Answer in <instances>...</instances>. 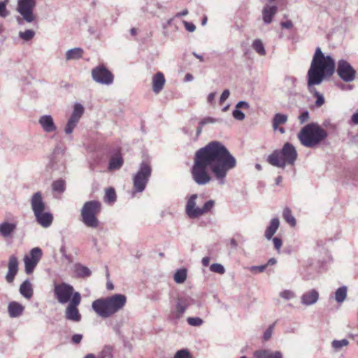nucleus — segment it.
Segmentation results:
<instances>
[{
    "mask_svg": "<svg viewBox=\"0 0 358 358\" xmlns=\"http://www.w3.org/2000/svg\"><path fill=\"white\" fill-rule=\"evenodd\" d=\"M236 159L220 141L203 147V167L208 166L219 185L225 183L228 171L236 166Z\"/></svg>",
    "mask_w": 358,
    "mask_h": 358,
    "instance_id": "1",
    "label": "nucleus"
},
{
    "mask_svg": "<svg viewBox=\"0 0 358 358\" xmlns=\"http://www.w3.org/2000/svg\"><path fill=\"white\" fill-rule=\"evenodd\" d=\"M335 71L334 59L330 55H325L320 48H317L307 73L308 90H310L313 85H319L324 80H328Z\"/></svg>",
    "mask_w": 358,
    "mask_h": 358,
    "instance_id": "2",
    "label": "nucleus"
},
{
    "mask_svg": "<svg viewBox=\"0 0 358 358\" xmlns=\"http://www.w3.org/2000/svg\"><path fill=\"white\" fill-rule=\"evenodd\" d=\"M127 303L124 294H116L93 301L92 308L101 317L107 318L122 309Z\"/></svg>",
    "mask_w": 358,
    "mask_h": 358,
    "instance_id": "3",
    "label": "nucleus"
},
{
    "mask_svg": "<svg viewBox=\"0 0 358 358\" xmlns=\"http://www.w3.org/2000/svg\"><path fill=\"white\" fill-rule=\"evenodd\" d=\"M327 136V131L315 122L305 125L297 134L301 144L309 148L318 146Z\"/></svg>",
    "mask_w": 358,
    "mask_h": 358,
    "instance_id": "4",
    "label": "nucleus"
},
{
    "mask_svg": "<svg viewBox=\"0 0 358 358\" xmlns=\"http://www.w3.org/2000/svg\"><path fill=\"white\" fill-rule=\"evenodd\" d=\"M298 157L295 147L290 143H285L282 149L275 150L267 157V162L272 166L285 168L287 164L294 165Z\"/></svg>",
    "mask_w": 358,
    "mask_h": 358,
    "instance_id": "5",
    "label": "nucleus"
},
{
    "mask_svg": "<svg viewBox=\"0 0 358 358\" xmlns=\"http://www.w3.org/2000/svg\"><path fill=\"white\" fill-rule=\"evenodd\" d=\"M31 206L37 222L44 228L49 227L52 223L53 215L50 212L45 211L46 206L40 192L33 194Z\"/></svg>",
    "mask_w": 358,
    "mask_h": 358,
    "instance_id": "6",
    "label": "nucleus"
},
{
    "mask_svg": "<svg viewBox=\"0 0 358 358\" xmlns=\"http://www.w3.org/2000/svg\"><path fill=\"white\" fill-rule=\"evenodd\" d=\"M101 210V203L93 200L85 202L81 209V220L88 227L96 228L99 226L98 215Z\"/></svg>",
    "mask_w": 358,
    "mask_h": 358,
    "instance_id": "7",
    "label": "nucleus"
},
{
    "mask_svg": "<svg viewBox=\"0 0 358 358\" xmlns=\"http://www.w3.org/2000/svg\"><path fill=\"white\" fill-rule=\"evenodd\" d=\"M152 169L147 162H143L141 164L138 171L133 178L134 189L136 192H142L149 180L151 176Z\"/></svg>",
    "mask_w": 358,
    "mask_h": 358,
    "instance_id": "8",
    "label": "nucleus"
},
{
    "mask_svg": "<svg viewBox=\"0 0 358 358\" xmlns=\"http://www.w3.org/2000/svg\"><path fill=\"white\" fill-rule=\"evenodd\" d=\"M35 6V0H18L17 10L22 16L24 20L30 23L36 18L34 14Z\"/></svg>",
    "mask_w": 358,
    "mask_h": 358,
    "instance_id": "9",
    "label": "nucleus"
},
{
    "mask_svg": "<svg viewBox=\"0 0 358 358\" xmlns=\"http://www.w3.org/2000/svg\"><path fill=\"white\" fill-rule=\"evenodd\" d=\"M81 302V296L79 292L74 293L65 310V317L67 320L73 322H79L81 320V315L79 313L78 306Z\"/></svg>",
    "mask_w": 358,
    "mask_h": 358,
    "instance_id": "10",
    "label": "nucleus"
},
{
    "mask_svg": "<svg viewBox=\"0 0 358 358\" xmlns=\"http://www.w3.org/2000/svg\"><path fill=\"white\" fill-rule=\"evenodd\" d=\"M73 286L65 282L59 283L55 285L54 294L60 303L70 302L74 294Z\"/></svg>",
    "mask_w": 358,
    "mask_h": 358,
    "instance_id": "11",
    "label": "nucleus"
},
{
    "mask_svg": "<svg viewBox=\"0 0 358 358\" xmlns=\"http://www.w3.org/2000/svg\"><path fill=\"white\" fill-rule=\"evenodd\" d=\"M336 72L341 80L350 83L355 79L356 71L351 64L344 59L338 62Z\"/></svg>",
    "mask_w": 358,
    "mask_h": 358,
    "instance_id": "12",
    "label": "nucleus"
},
{
    "mask_svg": "<svg viewBox=\"0 0 358 358\" xmlns=\"http://www.w3.org/2000/svg\"><path fill=\"white\" fill-rule=\"evenodd\" d=\"M42 250L39 248H33L29 255L24 256V270L27 274H31L42 257Z\"/></svg>",
    "mask_w": 358,
    "mask_h": 358,
    "instance_id": "13",
    "label": "nucleus"
},
{
    "mask_svg": "<svg viewBox=\"0 0 358 358\" xmlns=\"http://www.w3.org/2000/svg\"><path fill=\"white\" fill-rule=\"evenodd\" d=\"M92 78L97 83L110 85L113 82V73L103 65H99L92 70Z\"/></svg>",
    "mask_w": 358,
    "mask_h": 358,
    "instance_id": "14",
    "label": "nucleus"
},
{
    "mask_svg": "<svg viewBox=\"0 0 358 358\" xmlns=\"http://www.w3.org/2000/svg\"><path fill=\"white\" fill-rule=\"evenodd\" d=\"M84 113V108L83 106L80 103H76L74 106V109L73 111V113L68 121L66 126L65 127V132L67 134H70L72 133L73 129L76 126L77 123L78 122L80 118L83 115Z\"/></svg>",
    "mask_w": 358,
    "mask_h": 358,
    "instance_id": "15",
    "label": "nucleus"
},
{
    "mask_svg": "<svg viewBox=\"0 0 358 358\" xmlns=\"http://www.w3.org/2000/svg\"><path fill=\"white\" fill-rule=\"evenodd\" d=\"M198 198L197 194H192L187 200L185 210L190 218H196L201 215V208L196 204V200Z\"/></svg>",
    "mask_w": 358,
    "mask_h": 358,
    "instance_id": "16",
    "label": "nucleus"
},
{
    "mask_svg": "<svg viewBox=\"0 0 358 358\" xmlns=\"http://www.w3.org/2000/svg\"><path fill=\"white\" fill-rule=\"evenodd\" d=\"M189 299L187 298H178L173 309L171 310V315L176 319L180 318L189 306Z\"/></svg>",
    "mask_w": 358,
    "mask_h": 358,
    "instance_id": "17",
    "label": "nucleus"
},
{
    "mask_svg": "<svg viewBox=\"0 0 358 358\" xmlns=\"http://www.w3.org/2000/svg\"><path fill=\"white\" fill-rule=\"evenodd\" d=\"M18 265L17 258L14 255L10 256L8 264V271L6 275V280L8 283H12L14 281L18 271Z\"/></svg>",
    "mask_w": 358,
    "mask_h": 358,
    "instance_id": "18",
    "label": "nucleus"
},
{
    "mask_svg": "<svg viewBox=\"0 0 358 358\" xmlns=\"http://www.w3.org/2000/svg\"><path fill=\"white\" fill-rule=\"evenodd\" d=\"M194 180L201 184V148L199 149L195 155L194 165L192 170Z\"/></svg>",
    "mask_w": 358,
    "mask_h": 358,
    "instance_id": "19",
    "label": "nucleus"
},
{
    "mask_svg": "<svg viewBox=\"0 0 358 358\" xmlns=\"http://www.w3.org/2000/svg\"><path fill=\"white\" fill-rule=\"evenodd\" d=\"M318 298V292L313 289L303 293L301 296V301L305 306H311L317 301Z\"/></svg>",
    "mask_w": 358,
    "mask_h": 358,
    "instance_id": "20",
    "label": "nucleus"
},
{
    "mask_svg": "<svg viewBox=\"0 0 358 358\" xmlns=\"http://www.w3.org/2000/svg\"><path fill=\"white\" fill-rule=\"evenodd\" d=\"M165 78L162 72H157L152 79V90L155 94H159L165 85Z\"/></svg>",
    "mask_w": 358,
    "mask_h": 358,
    "instance_id": "21",
    "label": "nucleus"
},
{
    "mask_svg": "<svg viewBox=\"0 0 358 358\" xmlns=\"http://www.w3.org/2000/svg\"><path fill=\"white\" fill-rule=\"evenodd\" d=\"M278 8L276 6L266 5L262 10V19L265 24H269L273 21V16L277 13Z\"/></svg>",
    "mask_w": 358,
    "mask_h": 358,
    "instance_id": "22",
    "label": "nucleus"
},
{
    "mask_svg": "<svg viewBox=\"0 0 358 358\" xmlns=\"http://www.w3.org/2000/svg\"><path fill=\"white\" fill-rule=\"evenodd\" d=\"M39 124L42 127L43 129L48 133L55 131L56 130V126L54 123L53 119L50 115H43L38 120Z\"/></svg>",
    "mask_w": 358,
    "mask_h": 358,
    "instance_id": "23",
    "label": "nucleus"
},
{
    "mask_svg": "<svg viewBox=\"0 0 358 358\" xmlns=\"http://www.w3.org/2000/svg\"><path fill=\"white\" fill-rule=\"evenodd\" d=\"M16 229V222H3L0 224V234L4 238L10 237L15 231Z\"/></svg>",
    "mask_w": 358,
    "mask_h": 358,
    "instance_id": "24",
    "label": "nucleus"
},
{
    "mask_svg": "<svg viewBox=\"0 0 358 358\" xmlns=\"http://www.w3.org/2000/svg\"><path fill=\"white\" fill-rule=\"evenodd\" d=\"M253 358H283L280 351L271 350H260L254 352Z\"/></svg>",
    "mask_w": 358,
    "mask_h": 358,
    "instance_id": "25",
    "label": "nucleus"
},
{
    "mask_svg": "<svg viewBox=\"0 0 358 358\" xmlns=\"http://www.w3.org/2000/svg\"><path fill=\"white\" fill-rule=\"evenodd\" d=\"M24 307L22 304L16 301L10 302L8 306V311L9 315L11 317H17L20 316L24 311Z\"/></svg>",
    "mask_w": 358,
    "mask_h": 358,
    "instance_id": "26",
    "label": "nucleus"
},
{
    "mask_svg": "<svg viewBox=\"0 0 358 358\" xmlns=\"http://www.w3.org/2000/svg\"><path fill=\"white\" fill-rule=\"evenodd\" d=\"M123 158L120 153V150H118L117 153L113 155L110 159L108 169L115 170L119 169L123 164Z\"/></svg>",
    "mask_w": 358,
    "mask_h": 358,
    "instance_id": "27",
    "label": "nucleus"
},
{
    "mask_svg": "<svg viewBox=\"0 0 358 358\" xmlns=\"http://www.w3.org/2000/svg\"><path fill=\"white\" fill-rule=\"evenodd\" d=\"M279 226H280L279 219L277 217L273 218L271 220L268 227L266 228V229L265 231L264 236H265L266 238L268 240H270L273 237V236L275 234V233L276 232L278 229L279 228Z\"/></svg>",
    "mask_w": 358,
    "mask_h": 358,
    "instance_id": "28",
    "label": "nucleus"
},
{
    "mask_svg": "<svg viewBox=\"0 0 358 358\" xmlns=\"http://www.w3.org/2000/svg\"><path fill=\"white\" fill-rule=\"evenodd\" d=\"M20 294L26 299H31L33 296V289L31 282L26 280L24 281L20 287Z\"/></svg>",
    "mask_w": 358,
    "mask_h": 358,
    "instance_id": "29",
    "label": "nucleus"
},
{
    "mask_svg": "<svg viewBox=\"0 0 358 358\" xmlns=\"http://www.w3.org/2000/svg\"><path fill=\"white\" fill-rule=\"evenodd\" d=\"M74 273L78 278L89 277L92 273L89 268L80 264H76L74 265Z\"/></svg>",
    "mask_w": 358,
    "mask_h": 358,
    "instance_id": "30",
    "label": "nucleus"
},
{
    "mask_svg": "<svg viewBox=\"0 0 358 358\" xmlns=\"http://www.w3.org/2000/svg\"><path fill=\"white\" fill-rule=\"evenodd\" d=\"M83 50L80 48H76L68 50L66 53L67 60L78 59L83 57Z\"/></svg>",
    "mask_w": 358,
    "mask_h": 358,
    "instance_id": "31",
    "label": "nucleus"
},
{
    "mask_svg": "<svg viewBox=\"0 0 358 358\" xmlns=\"http://www.w3.org/2000/svg\"><path fill=\"white\" fill-rule=\"evenodd\" d=\"M287 115L282 113H276L273 118V128L276 130L280 124H283L287 121Z\"/></svg>",
    "mask_w": 358,
    "mask_h": 358,
    "instance_id": "32",
    "label": "nucleus"
},
{
    "mask_svg": "<svg viewBox=\"0 0 358 358\" xmlns=\"http://www.w3.org/2000/svg\"><path fill=\"white\" fill-rule=\"evenodd\" d=\"M348 288L346 286L340 287L335 292V300L339 303H343L347 297Z\"/></svg>",
    "mask_w": 358,
    "mask_h": 358,
    "instance_id": "33",
    "label": "nucleus"
},
{
    "mask_svg": "<svg viewBox=\"0 0 358 358\" xmlns=\"http://www.w3.org/2000/svg\"><path fill=\"white\" fill-rule=\"evenodd\" d=\"M117 199L114 188L108 187L105 189L104 201L108 203H113Z\"/></svg>",
    "mask_w": 358,
    "mask_h": 358,
    "instance_id": "34",
    "label": "nucleus"
},
{
    "mask_svg": "<svg viewBox=\"0 0 358 358\" xmlns=\"http://www.w3.org/2000/svg\"><path fill=\"white\" fill-rule=\"evenodd\" d=\"M282 217L284 220L292 227H294L296 225V220L294 217L292 215V210L289 208L286 207L284 208L282 212Z\"/></svg>",
    "mask_w": 358,
    "mask_h": 358,
    "instance_id": "35",
    "label": "nucleus"
},
{
    "mask_svg": "<svg viewBox=\"0 0 358 358\" xmlns=\"http://www.w3.org/2000/svg\"><path fill=\"white\" fill-rule=\"evenodd\" d=\"M173 278L176 283H183L187 278V270L185 268L178 270L175 273Z\"/></svg>",
    "mask_w": 358,
    "mask_h": 358,
    "instance_id": "36",
    "label": "nucleus"
},
{
    "mask_svg": "<svg viewBox=\"0 0 358 358\" xmlns=\"http://www.w3.org/2000/svg\"><path fill=\"white\" fill-rule=\"evenodd\" d=\"M252 48L260 55H265L266 50L262 41L260 39H255L252 45Z\"/></svg>",
    "mask_w": 358,
    "mask_h": 358,
    "instance_id": "37",
    "label": "nucleus"
},
{
    "mask_svg": "<svg viewBox=\"0 0 358 358\" xmlns=\"http://www.w3.org/2000/svg\"><path fill=\"white\" fill-rule=\"evenodd\" d=\"M349 345L348 340L344 338L342 340H334L331 342V346L334 348V351L338 352L342 348L346 347Z\"/></svg>",
    "mask_w": 358,
    "mask_h": 358,
    "instance_id": "38",
    "label": "nucleus"
},
{
    "mask_svg": "<svg viewBox=\"0 0 358 358\" xmlns=\"http://www.w3.org/2000/svg\"><path fill=\"white\" fill-rule=\"evenodd\" d=\"M315 86V85H313V87L310 90H308V91L317 98L315 101L316 106L320 107L324 104V99L323 95L316 90Z\"/></svg>",
    "mask_w": 358,
    "mask_h": 358,
    "instance_id": "39",
    "label": "nucleus"
},
{
    "mask_svg": "<svg viewBox=\"0 0 358 358\" xmlns=\"http://www.w3.org/2000/svg\"><path fill=\"white\" fill-rule=\"evenodd\" d=\"M52 190L63 192L65 190V182L63 180H55L52 185Z\"/></svg>",
    "mask_w": 358,
    "mask_h": 358,
    "instance_id": "40",
    "label": "nucleus"
},
{
    "mask_svg": "<svg viewBox=\"0 0 358 358\" xmlns=\"http://www.w3.org/2000/svg\"><path fill=\"white\" fill-rule=\"evenodd\" d=\"M35 32L31 29H27L24 31H20L19 36L24 41H28L34 38Z\"/></svg>",
    "mask_w": 358,
    "mask_h": 358,
    "instance_id": "41",
    "label": "nucleus"
},
{
    "mask_svg": "<svg viewBox=\"0 0 358 358\" xmlns=\"http://www.w3.org/2000/svg\"><path fill=\"white\" fill-rule=\"evenodd\" d=\"M210 271L219 274H224L225 268L222 264L215 263L210 266Z\"/></svg>",
    "mask_w": 358,
    "mask_h": 358,
    "instance_id": "42",
    "label": "nucleus"
},
{
    "mask_svg": "<svg viewBox=\"0 0 358 358\" xmlns=\"http://www.w3.org/2000/svg\"><path fill=\"white\" fill-rule=\"evenodd\" d=\"M173 358H192V355L187 349L178 350Z\"/></svg>",
    "mask_w": 358,
    "mask_h": 358,
    "instance_id": "43",
    "label": "nucleus"
},
{
    "mask_svg": "<svg viewBox=\"0 0 358 358\" xmlns=\"http://www.w3.org/2000/svg\"><path fill=\"white\" fill-rule=\"evenodd\" d=\"M279 296L285 300H291L295 297V294L294 292L285 289L280 292Z\"/></svg>",
    "mask_w": 358,
    "mask_h": 358,
    "instance_id": "44",
    "label": "nucleus"
},
{
    "mask_svg": "<svg viewBox=\"0 0 358 358\" xmlns=\"http://www.w3.org/2000/svg\"><path fill=\"white\" fill-rule=\"evenodd\" d=\"M215 206L214 200H209L203 205V214L210 212Z\"/></svg>",
    "mask_w": 358,
    "mask_h": 358,
    "instance_id": "45",
    "label": "nucleus"
},
{
    "mask_svg": "<svg viewBox=\"0 0 358 358\" xmlns=\"http://www.w3.org/2000/svg\"><path fill=\"white\" fill-rule=\"evenodd\" d=\"M232 115L234 119L242 121L245 119V114L239 110V108H235L232 112Z\"/></svg>",
    "mask_w": 358,
    "mask_h": 358,
    "instance_id": "46",
    "label": "nucleus"
},
{
    "mask_svg": "<svg viewBox=\"0 0 358 358\" xmlns=\"http://www.w3.org/2000/svg\"><path fill=\"white\" fill-rule=\"evenodd\" d=\"M275 322L271 324L268 329L264 331V336H263V338L264 339V341H268L271 338V336H272V334H273V329H274V327H275Z\"/></svg>",
    "mask_w": 358,
    "mask_h": 358,
    "instance_id": "47",
    "label": "nucleus"
},
{
    "mask_svg": "<svg viewBox=\"0 0 358 358\" xmlns=\"http://www.w3.org/2000/svg\"><path fill=\"white\" fill-rule=\"evenodd\" d=\"M187 322L191 326H200L201 324V319L200 317H188Z\"/></svg>",
    "mask_w": 358,
    "mask_h": 358,
    "instance_id": "48",
    "label": "nucleus"
},
{
    "mask_svg": "<svg viewBox=\"0 0 358 358\" xmlns=\"http://www.w3.org/2000/svg\"><path fill=\"white\" fill-rule=\"evenodd\" d=\"M8 15V12L6 9V2H0V16L5 17Z\"/></svg>",
    "mask_w": 358,
    "mask_h": 358,
    "instance_id": "49",
    "label": "nucleus"
},
{
    "mask_svg": "<svg viewBox=\"0 0 358 358\" xmlns=\"http://www.w3.org/2000/svg\"><path fill=\"white\" fill-rule=\"evenodd\" d=\"M299 120L301 124H303L309 120V113L308 110H305L301 113L299 116Z\"/></svg>",
    "mask_w": 358,
    "mask_h": 358,
    "instance_id": "50",
    "label": "nucleus"
},
{
    "mask_svg": "<svg viewBox=\"0 0 358 358\" xmlns=\"http://www.w3.org/2000/svg\"><path fill=\"white\" fill-rule=\"evenodd\" d=\"M222 122L221 119H215V118L210 117L203 118V125L206 124H210V123H215V122Z\"/></svg>",
    "mask_w": 358,
    "mask_h": 358,
    "instance_id": "51",
    "label": "nucleus"
},
{
    "mask_svg": "<svg viewBox=\"0 0 358 358\" xmlns=\"http://www.w3.org/2000/svg\"><path fill=\"white\" fill-rule=\"evenodd\" d=\"M183 24H184L185 29L187 31H190V32L194 31L195 30V29H196L195 25L193 23H192V22H188L187 21H183Z\"/></svg>",
    "mask_w": 358,
    "mask_h": 358,
    "instance_id": "52",
    "label": "nucleus"
},
{
    "mask_svg": "<svg viewBox=\"0 0 358 358\" xmlns=\"http://www.w3.org/2000/svg\"><path fill=\"white\" fill-rule=\"evenodd\" d=\"M235 108H245V109H249L250 108V105L249 103L247 102V101H238Z\"/></svg>",
    "mask_w": 358,
    "mask_h": 358,
    "instance_id": "53",
    "label": "nucleus"
},
{
    "mask_svg": "<svg viewBox=\"0 0 358 358\" xmlns=\"http://www.w3.org/2000/svg\"><path fill=\"white\" fill-rule=\"evenodd\" d=\"M229 95H230L229 90H224L220 96V102L223 103L225 100H227L229 98Z\"/></svg>",
    "mask_w": 358,
    "mask_h": 358,
    "instance_id": "54",
    "label": "nucleus"
},
{
    "mask_svg": "<svg viewBox=\"0 0 358 358\" xmlns=\"http://www.w3.org/2000/svg\"><path fill=\"white\" fill-rule=\"evenodd\" d=\"M274 247L277 250H279L282 246V241L278 237H275L273 239Z\"/></svg>",
    "mask_w": 358,
    "mask_h": 358,
    "instance_id": "55",
    "label": "nucleus"
},
{
    "mask_svg": "<svg viewBox=\"0 0 358 358\" xmlns=\"http://www.w3.org/2000/svg\"><path fill=\"white\" fill-rule=\"evenodd\" d=\"M267 267V264L264 265H260V266H255L251 268L252 271H258L259 273H262L265 271L266 268Z\"/></svg>",
    "mask_w": 358,
    "mask_h": 358,
    "instance_id": "56",
    "label": "nucleus"
},
{
    "mask_svg": "<svg viewBox=\"0 0 358 358\" xmlns=\"http://www.w3.org/2000/svg\"><path fill=\"white\" fill-rule=\"evenodd\" d=\"M211 180L210 176L205 171L203 167V185L208 183Z\"/></svg>",
    "mask_w": 358,
    "mask_h": 358,
    "instance_id": "57",
    "label": "nucleus"
},
{
    "mask_svg": "<svg viewBox=\"0 0 358 358\" xmlns=\"http://www.w3.org/2000/svg\"><path fill=\"white\" fill-rule=\"evenodd\" d=\"M82 338H83V336L81 334H74L72 336L71 340H72L73 343L78 344L81 341Z\"/></svg>",
    "mask_w": 358,
    "mask_h": 358,
    "instance_id": "58",
    "label": "nucleus"
},
{
    "mask_svg": "<svg viewBox=\"0 0 358 358\" xmlns=\"http://www.w3.org/2000/svg\"><path fill=\"white\" fill-rule=\"evenodd\" d=\"M281 27L282 28H285V29H290L293 26V24H292V22L290 21V20H287L285 22H281L280 24Z\"/></svg>",
    "mask_w": 358,
    "mask_h": 358,
    "instance_id": "59",
    "label": "nucleus"
},
{
    "mask_svg": "<svg viewBox=\"0 0 358 358\" xmlns=\"http://www.w3.org/2000/svg\"><path fill=\"white\" fill-rule=\"evenodd\" d=\"M351 121L353 124L358 125V112L355 113L351 117Z\"/></svg>",
    "mask_w": 358,
    "mask_h": 358,
    "instance_id": "60",
    "label": "nucleus"
},
{
    "mask_svg": "<svg viewBox=\"0 0 358 358\" xmlns=\"http://www.w3.org/2000/svg\"><path fill=\"white\" fill-rule=\"evenodd\" d=\"M285 80L292 85H294L296 81V79L292 76H287L286 77Z\"/></svg>",
    "mask_w": 358,
    "mask_h": 358,
    "instance_id": "61",
    "label": "nucleus"
},
{
    "mask_svg": "<svg viewBox=\"0 0 358 358\" xmlns=\"http://www.w3.org/2000/svg\"><path fill=\"white\" fill-rule=\"evenodd\" d=\"M215 97V92L210 93L208 96V103H213L214 102Z\"/></svg>",
    "mask_w": 358,
    "mask_h": 358,
    "instance_id": "62",
    "label": "nucleus"
},
{
    "mask_svg": "<svg viewBox=\"0 0 358 358\" xmlns=\"http://www.w3.org/2000/svg\"><path fill=\"white\" fill-rule=\"evenodd\" d=\"M188 14V10L187 9H184L183 10L178 12L176 14V17H179L180 16H185Z\"/></svg>",
    "mask_w": 358,
    "mask_h": 358,
    "instance_id": "63",
    "label": "nucleus"
},
{
    "mask_svg": "<svg viewBox=\"0 0 358 358\" xmlns=\"http://www.w3.org/2000/svg\"><path fill=\"white\" fill-rule=\"evenodd\" d=\"M230 246L234 248V249H236L237 246H238V243L236 242V241L234 239V238H231V241H230Z\"/></svg>",
    "mask_w": 358,
    "mask_h": 358,
    "instance_id": "64",
    "label": "nucleus"
}]
</instances>
